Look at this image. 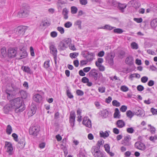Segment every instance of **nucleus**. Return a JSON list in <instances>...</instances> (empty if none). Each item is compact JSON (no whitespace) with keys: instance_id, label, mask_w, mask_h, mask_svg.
<instances>
[{"instance_id":"1","label":"nucleus","mask_w":157,"mask_h":157,"mask_svg":"<svg viewBox=\"0 0 157 157\" xmlns=\"http://www.w3.org/2000/svg\"><path fill=\"white\" fill-rule=\"evenodd\" d=\"M10 103L13 106L16 113L22 112L25 109L23 101L20 97L14 99Z\"/></svg>"},{"instance_id":"2","label":"nucleus","mask_w":157,"mask_h":157,"mask_svg":"<svg viewBox=\"0 0 157 157\" xmlns=\"http://www.w3.org/2000/svg\"><path fill=\"white\" fill-rule=\"evenodd\" d=\"M89 75L94 78L95 84L100 85L101 83L99 82L98 71L95 69L91 70L89 73Z\"/></svg>"},{"instance_id":"3","label":"nucleus","mask_w":157,"mask_h":157,"mask_svg":"<svg viewBox=\"0 0 157 157\" xmlns=\"http://www.w3.org/2000/svg\"><path fill=\"white\" fill-rule=\"evenodd\" d=\"M29 11L25 7L22 8L18 13L17 16L20 17H25L29 15Z\"/></svg>"},{"instance_id":"4","label":"nucleus","mask_w":157,"mask_h":157,"mask_svg":"<svg viewBox=\"0 0 157 157\" xmlns=\"http://www.w3.org/2000/svg\"><path fill=\"white\" fill-rule=\"evenodd\" d=\"M49 49L50 51V53L52 54L54 56V58L55 60V63H56V60L57 59V49L55 45L52 43L50 44L49 47Z\"/></svg>"},{"instance_id":"5","label":"nucleus","mask_w":157,"mask_h":157,"mask_svg":"<svg viewBox=\"0 0 157 157\" xmlns=\"http://www.w3.org/2000/svg\"><path fill=\"white\" fill-rule=\"evenodd\" d=\"M27 28L25 26H18L15 29V33L17 36H22L25 33Z\"/></svg>"},{"instance_id":"6","label":"nucleus","mask_w":157,"mask_h":157,"mask_svg":"<svg viewBox=\"0 0 157 157\" xmlns=\"http://www.w3.org/2000/svg\"><path fill=\"white\" fill-rule=\"evenodd\" d=\"M6 92L7 94V98L10 101V102L15 98V91L14 90H10L7 89L6 90Z\"/></svg>"},{"instance_id":"7","label":"nucleus","mask_w":157,"mask_h":157,"mask_svg":"<svg viewBox=\"0 0 157 157\" xmlns=\"http://www.w3.org/2000/svg\"><path fill=\"white\" fill-rule=\"evenodd\" d=\"M83 56L89 62L92 61L95 56V54L93 52L86 51V53H82Z\"/></svg>"},{"instance_id":"8","label":"nucleus","mask_w":157,"mask_h":157,"mask_svg":"<svg viewBox=\"0 0 157 157\" xmlns=\"http://www.w3.org/2000/svg\"><path fill=\"white\" fill-rule=\"evenodd\" d=\"M17 48H10L8 50V55L9 57L13 58L15 57L17 54Z\"/></svg>"},{"instance_id":"9","label":"nucleus","mask_w":157,"mask_h":157,"mask_svg":"<svg viewBox=\"0 0 157 157\" xmlns=\"http://www.w3.org/2000/svg\"><path fill=\"white\" fill-rule=\"evenodd\" d=\"M39 131L40 128L39 127L34 126L30 128L29 132L30 135L36 136L37 135Z\"/></svg>"},{"instance_id":"10","label":"nucleus","mask_w":157,"mask_h":157,"mask_svg":"<svg viewBox=\"0 0 157 157\" xmlns=\"http://www.w3.org/2000/svg\"><path fill=\"white\" fill-rule=\"evenodd\" d=\"M75 114L74 111H71L70 113L69 117V123L71 126L73 128L75 125Z\"/></svg>"},{"instance_id":"11","label":"nucleus","mask_w":157,"mask_h":157,"mask_svg":"<svg viewBox=\"0 0 157 157\" xmlns=\"http://www.w3.org/2000/svg\"><path fill=\"white\" fill-rule=\"evenodd\" d=\"M5 147H7L6 152L9 153V155H12L13 147L12 144L10 142L6 141L5 143Z\"/></svg>"},{"instance_id":"12","label":"nucleus","mask_w":157,"mask_h":157,"mask_svg":"<svg viewBox=\"0 0 157 157\" xmlns=\"http://www.w3.org/2000/svg\"><path fill=\"white\" fill-rule=\"evenodd\" d=\"M14 109L13 106L11 103L6 105L3 108V111L6 114H8L10 112L12 111Z\"/></svg>"},{"instance_id":"13","label":"nucleus","mask_w":157,"mask_h":157,"mask_svg":"<svg viewBox=\"0 0 157 157\" xmlns=\"http://www.w3.org/2000/svg\"><path fill=\"white\" fill-rule=\"evenodd\" d=\"M131 139V138L129 135L125 136L124 139L122 140V144L125 146H130L131 145V142H130Z\"/></svg>"},{"instance_id":"14","label":"nucleus","mask_w":157,"mask_h":157,"mask_svg":"<svg viewBox=\"0 0 157 157\" xmlns=\"http://www.w3.org/2000/svg\"><path fill=\"white\" fill-rule=\"evenodd\" d=\"M82 123L86 127L90 128L92 127L91 121L88 117L83 118Z\"/></svg>"},{"instance_id":"15","label":"nucleus","mask_w":157,"mask_h":157,"mask_svg":"<svg viewBox=\"0 0 157 157\" xmlns=\"http://www.w3.org/2000/svg\"><path fill=\"white\" fill-rule=\"evenodd\" d=\"M135 146L137 149L142 151H144L146 149L145 145L143 143L139 141L135 143Z\"/></svg>"},{"instance_id":"16","label":"nucleus","mask_w":157,"mask_h":157,"mask_svg":"<svg viewBox=\"0 0 157 157\" xmlns=\"http://www.w3.org/2000/svg\"><path fill=\"white\" fill-rule=\"evenodd\" d=\"M128 4L131 5L132 6L134 7L136 9L139 7L140 6V2L137 0H133L129 2Z\"/></svg>"},{"instance_id":"17","label":"nucleus","mask_w":157,"mask_h":157,"mask_svg":"<svg viewBox=\"0 0 157 157\" xmlns=\"http://www.w3.org/2000/svg\"><path fill=\"white\" fill-rule=\"evenodd\" d=\"M125 63L129 66H132L134 64V59L133 57L131 55L127 56L126 58Z\"/></svg>"},{"instance_id":"18","label":"nucleus","mask_w":157,"mask_h":157,"mask_svg":"<svg viewBox=\"0 0 157 157\" xmlns=\"http://www.w3.org/2000/svg\"><path fill=\"white\" fill-rule=\"evenodd\" d=\"M43 99V98L42 96L38 94H35L33 97L34 101L37 102H41Z\"/></svg>"},{"instance_id":"19","label":"nucleus","mask_w":157,"mask_h":157,"mask_svg":"<svg viewBox=\"0 0 157 157\" xmlns=\"http://www.w3.org/2000/svg\"><path fill=\"white\" fill-rule=\"evenodd\" d=\"M19 93L21 96L20 98H21L22 99L27 98L30 96L29 94L27 91L24 90H20Z\"/></svg>"},{"instance_id":"20","label":"nucleus","mask_w":157,"mask_h":157,"mask_svg":"<svg viewBox=\"0 0 157 157\" xmlns=\"http://www.w3.org/2000/svg\"><path fill=\"white\" fill-rule=\"evenodd\" d=\"M67 48V44H65L64 41H61L59 44L58 48L59 51H63L65 50Z\"/></svg>"},{"instance_id":"21","label":"nucleus","mask_w":157,"mask_h":157,"mask_svg":"<svg viewBox=\"0 0 157 157\" xmlns=\"http://www.w3.org/2000/svg\"><path fill=\"white\" fill-rule=\"evenodd\" d=\"M25 144V139L22 138L18 141L17 147L21 149L24 148Z\"/></svg>"},{"instance_id":"22","label":"nucleus","mask_w":157,"mask_h":157,"mask_svg":"<svg viewBox=\"0 0 157 157\" xmlns=\"http://www.w3.org/2000/svg\"><path fill=\"white\" fill-rule=\"evenodd\" d=\"M151 27L157 31V18L153 20L150 23Z\"/></svg>"},{"instance_id":"23","label":"nucleus","mask_w":157,"mask_h":157,"mask_svg":"<svg viewBox=\"0 0 157 157\" xmlns=\"http://www.w3.org/2000/svg\"><path fill=\"white\" fill-rule=\"evenodd\" d=\"M127 5L126 4H122L119 2L117 7L122 12H123L124 11V9H125Z\"/></svg>"},{"instance_id":"24","label":"nucleus","mask_w":157,"mask_h":157,"mask_svg":"<svg viewBox=\"0 0 157 157\" xmlns=\"http://www.w3.org/2000/svg\"><path fill=\"white\" fill-rule=\"evenodd\" d=\"M119 3L113 0H109L107 1V4L108 5L113 6L115 7H117Z\"/></svg>"},{"instance_id":"25","label":"nucleus","mask_w":157,"mask_h":157,"mask_svg":"<svg viewBox=\"0 0 157 157\" xmlns=\"http://www.w3.org/2000/svg\"><path fill=\"white\" fill-rule=\"evenodd\" d=\"M116 124L117 125V127L119 128H122L125 125V122L122 120H118Z\"/></svg>"},{"instance_id":"26","label":"nucleus","mask_w":157,"mask_h":157,"mask_svg":"<svg viewBox=\"0 0 157 157\" xmlns=\"http://www.w3.org/2000/svg\"><path fill=\"white\" fill-rule=\"evenodd\" d=\"M22 70L25 72H27L28 73L31 74L32 72L30 68L28 67L25 66H22L21 68Z\"/></svg>"},{"instance_id":"27","label":"nucleus","mask_w":157,"mask_h":157,"mask_svg":"<svg viewBox=\"0 0 157 157\" xmlns=\"http://www.w3.org/2000/svg\"><path fill=\"white\" fill-rule=\"evenodd\" d=\"M69 11L66 8H64L62 11V14L63 15V18L65 19H67L68 18V14Z\"/></svg>"},{"instance_id":"28","label":"nucleus","mask_w":157,"mask_h":157,"mask_svg":"<svg viewBox=\"0 0 157 157\" xmlns=\"http://www.w3.org/2000/svg\"><path fill=\"white\" fill-rule=\"evenodd\" d=\"M100 135L101 137H103L104 138H105L108 137L109 136V134L107 131H105L104 132L102 131H101L100 132Z\"/></svg>"},{"instance_id":"29","label":"nucleus","mask_w":157,"mask_h":157,"mask_svg":"<svg viewBox=\"0 0 157 157\" xmlns=\"http://www.w3.org/2000/svg\"><path fill=\"white\" fill-rule=\"evenodd\" d=\"M100 147H98L96 146H93L91 148V151L92 154L93 155L94 154L97 153L98 152L100 151L99 149Z\"/></svg>"},{"instance_id":"30","label":"nucleus","mask_w":157,"mask_h":157,"mask_svg":"<svg viewBox=\"0 0 157 157\" xmlns=\"http://www.w3.org/2000/svg\"><path fill=\"white\" fill-rule=\"evenodd\" d=\"M115 111V113L113 114L114 117V118H118V119L120 118L121 115L120 114V112L118 109L117 108H116Z\"/></svg>"},{"instance_id":"31","label":"nucleus","mask_w":157,"mask_h":157,"mask_svg":"<svg viewBox=\"0 0 157 157\" xmlns=\"http://www.w3.org/2000/svg\"><path fill=\"white\" fill-rule=\"evenodd\" d=\"M93 155L94 157H105L104 153L100 151H98L97 153L94 154Z\"/></svg>"},{"instance_id":"32","label":"nucleus","mask_w":157,"mask_h":157,"mask_svg":"<svg viewBox=\"0 0 157 157\" xmlns=\"http://www.w3.org/2000/svg\"><path fill=\"white\" fill-rule=\"evenodd\" d=\"M13 131L12 127L10 124L8 125L6 127V132L8 135H10Z\"/></svg>"},{"instance_id":"33","label":"nucleus","mask_w":157,"mask_h":157,"mask_svg":"<svg viewBox=\"0 0 157 157\" xmlns=\"http://www.w3.org/2000/svg\"><path fill=\"white\" fill-rule=\"evenodd\" d=\"M1 56L2 57H5L7 56L6 50L5 48H3L1 49Z\"/></svg>"},{"instance_id":"34","label":"nucleus","mask_w":157,"mask_h":157,"mask_svg":"<svg viewBox=\"0 0 157 157\" xmlns=\"http://www.w3.org/2000/svg\"><path fill=\"white\" fill-rule=\"evenodd\" d=\"M21 55L20 56V58L18 59H21L24 58H25L27 56L28 53L26 51H23L21 52Z\"/></svg>"},{"instance_id":"35","label":"nucleus","mask_w":157,"mask_h":157,"mask_svg":"<svg viewBox=\"0 0 157 157\" xmlns=\"http://www.w3.org/2000/svg\"><path fill=\"white\" fill-rule=\"evenodd\" d=\"M115 27H113L109 25H106L100 28V29H103L105 30H111L113 29Z\"/></svg>"},{"instance_id":"36","label":"nucleus","mask_w":157,"mask_h":157,"mask_svg":"<svg viewBox=\"0 0 157 157\" xmlns=\"http://www.w3.org/2000/svg\"><path fill=\"white\" fill-rule=\"evenodd\" d=\"M113 58L114 56H113L112 55H111L109 57V58L107 60L108 63L111 66H113Z\"/></svg>"},{"instance_id":"37","label":"nucleus","mask_w":157,"mask_h":157,"mask_svg":"<svg viewBox=\"0 0 157 157\" xmlns=\"http://www.w3.org/2000/svg\"><path fill=\"white\" fill-rule=\"evenodd\" d=\"M30 109L29 111L30 113H32L33 115L34 114L36 113V106L35 105H31L30 107Z\"/></svg>"},{"instance_id":"38","label":"nucleus","mask_w":157,"mask_h":157,"mask_svg":"<svg viewBox=\"0 0 157 157\" xmlns=\"http://www.w3.org/2000/svg\"><path fill=\"white\" fill-rule=\"evenodd\" d=\"M81 23L82 21L80 20H78L75 23V25L78 26V29H82Z\"/></svg>"},{"instance_id":"39","label":"nucleus","mask_w":157,"mask_h":157,"mask_svg":"<svg viewBox=\"0 0 157 157\" xmlns=\"http://www.w3.org/2000/svg\"><path fill=\"white\" fill-rule=\"evenodd\" d=\"M126 114L127 117L129 118H131L134 115V113L130 110H128L127 111Z\"/></svg>"},{"instance_id":"40","label":"nucleus","mask_w":157,"mask_h":157,"mask_svg":"<svg viewBox=\"0 0 157 157\" xmlns=\"http://www.w3.org/2000/svg\"><path fill=\"white\" fill-rule=\"evenodd\" d=\"M78 9L75 6H72L71 7V12L72 14H75L77 13Z\"/></svg>"},{"instance_id":"41","label":"nucleus","mask_w":157,"mask_h":157,"mask_svg":"<svg viewBox=\"0 0 157 157\" xmlns=\"http://www.w3.org/2000/svg\"><path fill=\"white\" fill-rule=\"evenodd\" d=\"M113 31L114 33L118 34H121L123 32V30L120 28L115 29L113 30Z\"/></svg>"},{"instance_id":"42","label":"nucleus","mask_w":157,"mask_h":157,"mask_svg":"<svg viewBox=\"0 0 157 157\" xmlns=\"http://www.w3.org/2000/svg\"><path fill=\"white\" fill-rule=\"evenodd\" d=\"M78 53L74 52L70 54V56L72 59L75 58L78 55Z\"/></svg>"},{"instance_id":"43","label":"nucleus","mask_w":157,"mask_h":157,"mask_svg":"<svg viewBox=\"0 0 157 157\" xmlns=\"http://www.w3.org/2000/svg\"><path fill=\"white\" fill-rule=\"evenodd\" d=\"M102 114L104 118L106 117L108 115L109 112L106 109L103 110L102 112Z\"/></svg>"},{"instance_id":"44","label":"nucleus","mask_w":157,"mask_h":157,"mask_svg":"<svg viewBox=\"0 0 157 157\" xmlns=\"http://www.w3.org/2000/svg\"><path fill=\"white\" fill-rule=\"evenodd\" d=\"M131 47L132 49H137L138 48L137 44L135 42H132L131 44Z\"/></svg>"},{"instance_id":"45","label":"nucleus","mask_w":157,"mask_h":157,"mask_svg":"<svg viewBox=\"0 0 157 157\" xmlns=\"http://www.w3.org/2000/svg\"><path fill=\"white\" fill-rule=\"evenodd\" d=\"M113 106L116 107H119L120 105V103L116 100H114L112 102Z\"/></svg>"},{"instance_id":"46","label":"nucleus","mask_w":157,"mask_h":157,"mask_svg":"<svg viewBox=\"0 0 157 157\" xmlns=\"http://www.w3.org/2000/svg\"><path fill=\"white\" fill-rule=\"evenodd\" d=\"M67 0H58L57 3L59 5H63L67 3Z\"/></svg>"},{"instance_id":"47","label":"nucleus","mask_w":157,"mask_h":157,"mask_svg":"<svg viewBox=\"0 0 157 157\" xmlns=\"http://www.w3.org/2000/svg\"><path fill=\"white\" fill-rule=\"evenodd\" d=\"M149 140L151 141L154 142L155 141L157 140V135L154 136H151L149 138Z\"/></svg>"},{"instance_id":"48","label":"nucleus","mask_w":157,"mask_h":157,"mask_svg":"<svg viewBox=\"0 0 157 157\" xmlns=\"http://www.w3.org/2000/svg\"><path fill=\"white\" fill-rule=\"evenodd\" d=\"M42 23H43V26H48L51 24L50 23L47 19L44 20V21H42Z\"/></svg>"},{"instance_id":"49","label":"nucleus","mask_w":157,"mask_h":157,"mask_svg":"<svg viewBox=\"0 0 157 157\" xmlns=\"http://www.w3.org/2000/svg\"><path fill=\"white\" fill-rule=\"evenodd\" d=\"M121 90L123 92H127L128 90V88L125 86H122L121 87Z\"/></svg>"},{"instance_id":"50","label":"nucleus","mask_w":157,"mask_h":157,"mask_svg":"<svg viewBox=\"0 0 157 157\" xmlns=\"http://www.w3.org/2000/svg\"><path fill=\"white\" fill-rule=\"evenodd\" d=\"M148 80V78L147 77L144 76L142 77L141 79L142 82L145 83L147 82Z\"/></svg>"},{"instance_id":"51","label":"nucleus","mask_w":157,"mask_h":157,"mask_svg":"<svg viewBox=\"0 0 157 157\" xmlns=\"http://www.w3.org/2000/svg\"><path fill=\"white\" fill-rule=\"evenodd\" d=\"M67 95L70 98H72L74 97L69 90H67Z\"/></svg>"},{"instance_id":"52","label":"nucleus","mask_w":157,"mask_h":157,"mask_svg":"<svg viewBox=\"0 0 157 157\" xmlns=\"http://www.w3.org/2000/svg\"><path fill=\"white\" fill-rule=\"evenodd\" d=\"M76 93L77 95L79 96H82L84 94L83 92L80 90H78L76 91Z\"/></svg>"},{"instance_id":"53","label":"nucleus","mask_w":157,"mask_h":157,"mask_svg":"<svg viewBox=\"0 0 157 157\" xmlns=\"http://www.w3.org/2000/svg\"><path fill=\"white\" fill-rule=\"evenodd\" d=\"M57 29L59 32L61 34H63L64 32V29L62 27H58L57 28Z\"/></svg>"},{"instance_id":"54","label":"nucleus","mask_w":157,"mask_h":157,"mask_svg":"<svg viewBox=\"0 0 157 157\" xmlns=\"http://www.w3.org/2000/svg\"><path fill=\"white\" fill-rule=\"evenodd\" d=\"M127 108V107L126 106L123 105L121 106V108L120 109V110L123 112H124L126 111Z\"/></svg>"},{"instance_id":"55","label":"nucleus","mask_w":157,"mask_h":157,"mask_svg":"<svg viewBox=\"0 0 157 157\" xmlns=\"http://www.w3.org/2000/svg\"><path fill=\"white\" fill-rule=\"evenodd\" d=\"M62 41H64L65 44H67V46L69 43L71 42V40L70 38H68L64 40H63Z\"/></svg>"},{"instance_id":"56","label":"nucleus","mask_w":157,"mask_h":157,"mask_svg":"<svg viewBox=\"0 0 157 157\" xmlns=\"http://www.w3.org/2000/svg\"><path fill=\"white\" fill-rule=\"evenodd\" d=\"M72 25V23L68 21L64 25V26L67 28H69L71 27Z\"/></svg>"},{"instance_id":"57","label":"nucleus","mask_w":157,"mask_h":157,"mask_svg":"<svg viewBox=\"0 0 157 157\" xmlns=\"http://www.w3.org/2000/svg\"><path fill=\"white\" fill-rule=\"evenodd\" d=\"M143 112L140 109L138 110L135 113V114L138 116H140L142 115Z\"/></svg>"},{"instance_id":"58","label":"nucleus","mask_w":157,"mask_h":157,"mask_svg":"<svg viewBox=\"0 0 157 157\" xmlns=\"http://www.w3.org/2000/svg\"><path fill=\"white\" fill-rule=\"evenodd\" d=\"M137 89L138 91H142L144 90V88L143 86L139 85L137 86Z\"/></svg>"},{"instance_id":"59","label":"nucleus","mask_w":157,"mask_h":157,"mask_svg":"<svg viewBox=\"0 0 157 157\" xmlns=\"http://www.w3.org/2000/svg\"><path fill=\"white\" fill-rule=\"evenodd\" d=\"M156 129L153 126L150 125V132L152 134L155 133Z\"/></svg>"},{"instance_id":"60","label":"nucleus","mask_w":157,"mask_h":157,"mask_svg":"<svg viewBox=\"0 0 157 157\" xmlns=\"http://www.w3.org/2000/svg\"><path fill=\"white\" fill-rule=\"evenodd\" d=\"M105 88L104 87H99L98 90L101 93H104L105 91Z\"/></svg>"},{"instance_id":"61","label":"nucleus","mask_w":157,"mask_h":157,"mask_svg":"<svg viewBox=\"0 0 157 157\" xmlns=\"http://www.w3.org/2000/svg\"><path fill=\"white\" fill-rule=\"evenodd\" d=\"M44 66L45 68H48L49 67V61H45L44 63Z\"/></svg>"},{"instance_id":"62","label":"nucleus","mask_w":157,"mask_h":157,"mask_svg":"<svg viewBox=\"0 0 157 157\" xmlns=\"http://www.w3.org/2000/svg\"><path fill=\"white\" fill-rule=\"evenodd\" d=\"M134 20L138 23H140L142 22L143 19L141 18H134Z\"/></svg>"},{"instance_id":"63","label":"nucleus","mask_w":157,"mask_h":157,"mask_svg":"<svg viewBox=\"0 0 157 157\" xmlns=\"http://www.w3.org/2000/svg\"><path fill=\"white\" fill-rule=\"evenodd\" d=\"M89 79L86 77H84L82 78V81L84 83H86L88 82Z\"/></svg>"},{"instance_id":"64","label":"nucleus","mask_w":157,"mask_h":157,"mask_svg":"<svg viewBox=\"0 0 157 157\" xmlns=\"http://www.w3.org/2000/svg\"><path fill=\"white\" fill-rule=\"evenodd\" d=\"M134 131V129L132 127L128 128L127 129V131L130 133H133Z\"/></svg>"}]
</instances>
